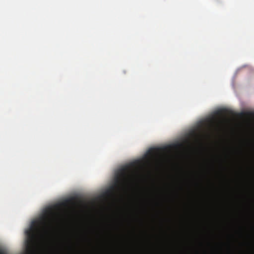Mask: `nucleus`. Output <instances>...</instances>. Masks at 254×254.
Wrapping results in <instances>:
<instances>
[{"label":"nucleus","mask_w":254,"mask_h":254,"mask_svg":"<svg viewBox=\"0 0 254 254\" xmlns=\"http://www.w3.org/2000/svg\"><path fill=\"white\" fill-rule=\"evenodd\" d=\"M53 213L46 214L38 220L31 222L30 228L26 231L28 243L33 244L38 235H47L50 231L52 222Z\"/></svg>","instance_id":"1"},{"label":"nucleus","mask_w":254,"mask_h":254,"mask_svg":"<svg viewBox=\"0 0 254 254\" xmlns=\"http://www.w3.org/2000/svg\"><path fill=\"white\" fill-rule=\"evenodd\" d=\"M223 112V111L221 110V111H218L217 113V114L218 115H221L222 114V113Z\"/></svg>","instance_id":"3"},{"label":"nucleus","mask_w":254,"mask_h":254,"mask_svg":"<svg viewBox=\"0 0 254 254\" xmlns=\"http://www.w3.org/2000/svg\"><path fill=\"white\" fill-rule=\"evenodd\" d=\"M129 177V175L127 172V168H123L120 171L119 174L116 177V183L118 185H123L127 183Z\"/></svg>","instance_id":"2"}]
</instances>
